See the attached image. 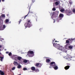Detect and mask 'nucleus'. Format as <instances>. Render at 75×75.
Returning a JSON list of instances; mask_svg holds the SVG:
<instances>
[{
	"instance_id": "obj_1",
	"label": "nucleus",
	"mask_w": 75,
	"mask_h": 75,
	"mask_svg": "<svg viewBox=\"0 0 75 75\" xmlns=\"http://www.w3.org/2000/svg\"><path fill=\"white\" fill-rule=\"evenodd\" d=\"M53 46L56 48H57L58 50H61V51H62L64 52H67V49L68 48V47H69L68 45H66L64 46L66 48L65 49L64 47H63L62 46H61L59 44L57 45V44L55 43H53Z\"/></svg>"
},
{
	"instance_id": "obj_2",
	"label": "nucleus",
	"mask_w": 75,
	"mask_h": 75,
	"mask_svg": "<svg viewBox=\"0 0 75 75\" xmlns=\"http://www.w3.org/2000/svg\"><path fill=\"white\" fill-rule=\"evenodd\" d=\"M11 58L12 59H15L16 61L19 60V61L18 62H19V63H21L22 65L24 64V63L22 61H23V59H22V57H21L18 56L16 55H13L12 56Z\"/></svg>"
},
{
	"instance_id": "obj_3",
	"label": "nucleus",
	"mask_w": 75,
	"mask_h": 75,
	"mask_svg": "<svg viewBox=\"0 0 75 75\" xmlns=\"http://www.w3.org/2000/svg\"><path fill=\"white\" fill-rule=\"evenodd\" d=\"M25 26L26 28L27 27L30 28V27L32 26V24H31V22H30V20H28L27 23L25 24Z\"/></svg>"
},
{
	"instance_id": "obj_4",
	"label": "nucleus",
	"mask_w": 75,
	"mask_h": 75,
	"mask_svg": "<svg viewBox=\"0 0 75 75\" xmlns=\"http://www.w3.org/2000/svg\"><path fill=\"white\" fill-rule=\"evenodd\" d=\"M28 56L29 57H33L34 55V51H29L28 52Z\"/></svg>"
},
{
	"instance_id": "obj_5",
	"label": "nucleus",
	"mask_w": 75,
	"mask_h": 75,
	"mask_svg": "<svg viewBox=\"0 0 75 75\" xmlns=\"http://www.w3.org/2000/svg\"><path fill=\"white\" fill-rule=\"evenodd\" d=\"M5 15L4 14H2L1 16L0 17V24H1V25H3V21L2 20H1V17H5Z\"/></svg>"
},
{
	"instance_id": "obj_6",
	"label": "nucleus",
	"mask_w": 75,
	"mask_h": 75,
	"mask_svg": "<svg viewBox=\"0 0 75 75\" xmlns=\"http://www.w3.org/2000/svg\"><path fill=\"white\" fill-rule=\"evenodd\" d=\"M1 25V24H0V30H4L6 28V25Z\"/></svg>"
},
{
	"instance_id": "obj_7",
	"label": "nucleus",
	"mask_w": 75,
	"mask_h": 75,
	"mask_svg": "<svg viewBox=\"0 0 75 75\" xmlns=\"http://www.w3.org/2000/svg\"><path fill=\"white\" fill-rule=\"evenodd\" d=\"M55 65V62H52L50 63V66L49 67V68H52V67H53Z\"/></svg>"
},
{
	"instance_id": "obj_8",
	"label": "nucleus",
	"mask_w": 75,
	"mask_h": 75,
	"mask_svg": "<svg viewBox=\"0 0 75 75\" xmlns=\"http://www.w3.org/2000/svg\"><path fill=\"white\" fill-rule=\"evenodd\" d=\"M42 65H41V64L39 63H38L36 64V66L37 67H41Z\"/></svg>"
},
{
	"instance_id": "obj_9",
	"label": "nucleus",
	"mask_w": 75,
	"mask_h": 75,
	"mask_svg": "<svg viewBox=\"0 0 75 75\" xmlns=\"http://www.w3.org/2000/svg\"><path fill=\"white\" fill-rule=\"evenodd\" d=\"M22 62H23L24 64H23V65H25V63H27L28 61L25 59H22Z\"/></svg>"
},
{
	"instance_id": "obj_10",
	"label": "nucleus",
	"mask_w": 75,
	"mask_h": 75,
	"mask_svg": "<svg viewBox=\"0 0 75 75\" xmlns=\"http://www.w3.org/2000/svg\"><path fill=\"white\" fill-rule=\"evenodd\" d=\"M53 68L55 70H57V69H58V66H57V65H55L54 66H53Z\"/></svg>"
},
{
	"instance_id": "obj_11",
	"label": "nucleus",
	"mask_w": 75,
	"mask_h": 75,
	"mask_svg": "<svg viewBox=\"0 0 75 75\" xmlns=\"http://www.w3.org/2000/svg\"><path fill=\"white\" fill-rule=\"evenodd\" d=\"M75 40V39H69L66 40V43H69V40H71V41H73V40Z\"/></svg>"
},
{
	"instance_id": "obj_12",
	"label": "nucleus",
	"mask_w": 75,
	"mask_h": 75,
	"mask_svg": "<svg viewBox=\"0 0 75 75\" xmlns=\"http://www.w3.org/2000/svg\"><path fill=\"white\" fill-rule=\"evenodd\" d=\"M64 17V15L60 13L59 15V18H62Z\"/></svg>"
},
{
	"instance_id": "obj_13",
	"label": "nucleus",
	"mask_w": 75,
	"mask_h": 75,
	"mask_svg": "<svg viewBox=\"0 0 75 75\" xmlns=\"http://www.w3.org/2000/svg\"><path fill=\"white\" fill-rule=\"evenodd\" d=\"M67 15L68 16H70V15H71L72 14V12L71 11H69L67 13Z\"/></svg>"
},
{
	"instance_id": "obj_14",
	"label": "nucleus",
	"mask_w": 75,
	"mask_h": 75,
	"mask_svg": "<svg viewBox=\"0 0 75 75\" xmlns=\"http://www.w3.org/2000/svg\"><path fill=\"white\" fill-rule=\"evenodd\" d=\"M68 57H64L65 58H66V59H70V58H72V56L70 55H68Z\"/></svg>"
},
{
	"instance_id": "obj_15",
	"label": "nucleus",
	"mask_w": 75,
	"mask_h": 75,
	"mask_svg": "<svg viewBox=\"0 0 75 75\" xmlns=\"http://www.w3.org/2000/svg\"><path fill=\"white\" fill-rule=\"evenodd\" d=\"M13 64H14V65H16L17 66V65H18V63L17 62L14 61L13 63Z\"/></svg>"
},
{
	"instance_id": "obj_16",
	"label": "nucleus",
	"mask_w": 75,
	"mask_h": 75,
	"mask_svg": "<svg viewBox=\"0 0 75 75\" xmlns=\"http://www.w3.org/2000/svg\"><path fill=\"white\" fill-rule=\"evenodd\" d=\"M64 68L65 69H66V70H67V69H68L69 68V66H67L64 67Z\"/></svg>"
},
{
	"instance_id": "obj_17",
	"label": "nucleus",
	"mask_w": 75,
	"mask_h": 75,
	"mask_svg": "<svg viewBox=\"0 0 75 75\" xmlns=\"http://www.w3.org/2000/svg\"><path fill=\"white\" fill-rule=\"evenodd\" d=\"M0 74L1 75H4V72L3 71H0Z\"/></svg>"
},
{
	"instance_id": "obj_18",
	"label": "nucleus",
	"mask_w": 75,
	"mask_h": 75,
	"mask_svg": "<svg viewBox=\"0 0 75 75\" xmlns=\"http://www.w3.org/2000/svg\"><path fill=\"white\" fill-rule=\"evenodd\" d=\"M18 66H17V68H18V69H20V68H21V65L18 64Z\"/></svg>"
},
{
	"instance_id": "obj_19",
	"label": "nucleus",
	"mask_w": 75,
	"mask_h": 75,
	"mask_svg": "<svg viewBox=\"0 0 75 75\" xmlns=\"http://www.w3.org/2000/svg\"><path fill=\"white\" fill-rule=\"evenodd\" d=\"M59 10L61 12H64V8L61 9L59 8Z\"/></svg>"
},
{
	"instance_id": "obj_20",
	"label": "nucleus",
	"mask_w": 75,
	"mask_h": 75,
	"mask_svg": "<svg viewBox=\"0 0 75 75\" xmlns=\"http://www.w3.org/2000/svg\"><path fill=\"white\" fill-rule=\"evenodd\" d=\"M1 61H3V60L4 59L3 57H0Z\"/></svg>"
},
{
	"instance_id": "obj_21",
	"label": "nucleus",
	"mask_w": 75,
	"mask_h": 75,
	"mask_svg": "<svg viewBox=\"0 0 75 75\" xmlns=\"http://www.w3.org/2000/svg\"><path fill=\"white\" fill-rule=\"evenodd\" d=\"M31 69L32 71H35V67H31Z\"/></svg>"
},
{
	"instance_id": "obj_22",
	"label": "nucleus",
	"mask_w": 75,
	"mask_h": 75,
	"mask_svg": "<svg viewBox=\"0 0 75 75\" xmlns=\"http://www.w3.org/2000/svg\"><path fill=\"white\" fill-rule=\"evenodd\" d=\"M50 59H46V62H47V63H48V62H50Z\"/></svg>"
},
{
	"instance_id": "obj_23",
	"label": "nucleus",
	"mask_w": 75,
	"mask_h": 75,
	"mask_svg": "<svg viewBox=\"0 0 75 75\" xmlns=\"http://www.w3.org/2000/svg\"><path fill=\"white\" fill-rule=\"evenodd\" d=\"M72 47H73V46H69L68 47V48H69L70 49H72Z\"/></svg>"
},
{
	"instance_id": "obj_24",
	"label": "nucleus",
	"mask_w": 75,
	"mask_h": 75,
	"mask_svg": "<svg viewBox=\"0 0 75 75\" xmlns=\"http://www.w3.org/2000/svg\"><path fill=\"white\" fill-rule=\"evenodd\" d=\"M5 21H6V23H8V21H9L8 19H6L5 20Z\"/></svg>"
},
{
	"instance_id": "obj_25",
	"label": "nucleus",
	"mask_w": 75,
	"mask_h": 75,
	"mask_svg": "<svg viewBox=\"0 0 75 75\" xmlns=\"http://www.w3.org/2000/svg\"><path fill=\"white\" fill-rule=\"evenodd\" d=\"M56 5H58V4H59V3H58V2H56L55 3Z\"/></svg>"
},
{
	"instance_id": "obj_26",
	"label": "nucleus",
	"mask_w": 75,
	"mask_h": 75,
	"mask_svg": "<svg viewBox=\"0 0 75 75\" xmlns=\"http://www.w3.org/2000/svg\"><path fill=\"white\" fill-rule=\"evenodd\" d=\"M4 40V39L3 38H0V40L1 41H3V40Z\"/></svg>"
},
{
	"instance_id": "obj_27",
	"label": "nucleus",
	"mask_w": 75,
	"mask_h": 75,
	"mask_svg": "<svg viewBox=\"0 0 75 75\" xmlns=\"http://www.w3.org/2000/svg\"><path fill=\"white\" fill-rule=\"evenodd\" d=\"M39 71H40V70H39V69H37L36 70V72H38Z\"/></svg>"
},
{
	"instance_id": "obj_28",
	"label": "nucleus",
	"mask_w": 75,
	"mask_h": 75,
	"mask_svg": "<svg viewBox=\"0 0 75 75\" xmlns=\"http://www.w3.org/2000/svg\"><path fill=\"white\" fill-rule=\"evenodd\" d=\"M12 54L10 52L8 54V55H9V56H11V55Z\"/></svg>"
},
{
	"instance_id": "obj_29",
	"label": "nucleus",
	"mask_w": 75,
	"mask_h": 75,
	"mask_svg": "<svg viewBox=\"0 0 75 75\" xmlns=\"http://www.w3.org/2000/svg\"><path fill=\"white\" fill-rule=\"evenodd\" d=\"M52 10H53V11H55V10H56V9H55V8H52Z\"/></svg>"
},
{
	"instance_id": "obj_30",
	"label": "nucleus",
	"mask_w": 75,
	"mask_h": 75,
	"mask_svg": "<svg viewBox=\"0 0 75 75\" xmlns=\"http://www.w3.org/2000/svg\"><path fill=\"white\" fill-rule=\"evenodd\" d=\"M23 70L24 71H26V70H27V68H24L23 69Z\"/></svg>"
},
{
	"instance_id": "obj_31",
	"label": "nucleus",
	"mask_w": 75,
	"mask_h": 75,
	"mask_svg": "<svg viewBox=\"0 0 75 75\" xmlns=\"http://www.w3.org/2000/svg\"><path fill=\"white\" fill-rule=\"evenodd\" d=\"M15 69V67H14L12 68V70H14Z\"/></svg>"
},
{
	"instance_id": "obj_32",
	"label": "nucleus",
	"mask_w": 75,
	"mask_h": 75,
	"mask_svg": "<svg viewBox=\"0 0 75 75\" xmlns=\"http://www.w3.org/2000/svg\"><path fill=\"white\" fill-rule=\"evenodd\" d=\"M73 13H75V9H73Z\"/></svg>"
},
{
	"instance_id": "obj_33",
	"label": "nucleus",
	"mask_w": 75,
	"mask_h": 75,
	"mask_svg": "<svg viewBox=\"0 0 75 75\" xmlns=\"http://www.w3.org/2000/svg\"><path fill=\"white\" fill-rule=\"evenodd\" d=\"M73 57H75V54H74L73 55Z\"/></svg>"
},
{
	"instance_id": "obj_34",
	"label": "nucleus",
	"mask_w": 75,
	"mask_h": 75,
	"mask_svg": "<svg viewBox=\"0 0 75 75\" xmlns=\"http://www.w3.org/2000/svg\"><path fill=\"white\" fill-rule=\"evenodd\" d=\"M28 14L27 15L25 16V17H27L28 16Z\"/></svg>"
},
{
	"instance_id": "obj_35",
	"label": "nucleus",
	"mask_w": 75,
	"mask_h": 75,
	"mask_svg": "<svg viewBox=\"0 0 75 75\" xmlns=\"http://www.w3.org/2000/svg\"><path fill=\"white\" fill-rule=\"evenodd\" d=\"M21 20H20L19 21V23H20V22H21Z\"/></svg>"
},
{
	"instance_id": "obj_36",
	"label": "nucleus",
	"mask_w": 75,
	"mask_h": 75,
	"mask_svg": "<svg viewBox=\"0 0 75 75\" xmlns=\"http://www.w3.org/2000/svg\"><path fill=\"white\" fill-rule=\"evenodd\" d=\"M55 39H54V40H52V41H53L52 42H54V41H55Z\"/></svg>"
},
{
	"instance_id": "obj_37",
	"label": "nucleus",
	"mask_w": 75,
	"mask_h": 75,
	"mask_svg": "<svg viewBox=\"0 0 75 75\" xmlns=\"http://www.w3.org/2000/svg\"><path fill=\"white\" fill-rule=\"evenodd\" d=\"M32 1L33 2H34V1H35L34 0H32Z\"/></svg>"
},
{
	"instance_id": "obj_38",
	"label": "nucleus",
	"mask_w": 75,
	"mask_h": 75,
	"mask_svg": "<svg viewBox=\"0 0 75 75\" xmlns=\"http://www.w3.org/2000/svg\"><path fill=\"white\" fill-rule=\"evenodd\" d=\"M70 3L71 4H72V2H70Z\"/></svg>"
},
{
	"instance_id": "obj_39",
	"label": "nucleus",
	"mask_w": 75,
	"mask_h": 75,
	"mask_svg": "<svg viewBox=\"0 0 75 75\" xmlns=\"http://www.w3.org/2000/svg\"><path fill=\"white\" fill-rule=\"evenodd\" d=\"M2 47V45H0V48H1Z\"/></svg>"
},
{
	"instance_id": "obj_40",
	"label": "nucleus",
	"mask_w": 75,
	"mask_h": 75,
	"mask_svg": "<svg viewBox=\"0 0 75 75\" xmlns=\"http://www.w3.org/2000/svg\"><path fill=\"white\" fill-rule=\"evenodd\" d=\"M8 52H6V54H8Z\"/></svg>"
},
{
	"instance_id": "obj_41",
	"label": "nucleus",
	"mask_w": 75,
	"mask_h": 75,
	"mask_svg": "<svg viewBox=\"0 0 75 75\" xmlns=\"http://www.w3.org/2000/svg\"><path fill=\"white\" fill-rule=\"evenodd\" d=\"M3 2H4V0H2Z\"/></svg>"
},
{
	"instance_id": "obj_42",
	"label": "nucleus",
	"mask_w": 75,
	"mask_h": 75,
	"mask_svg": "<svg viewBox=\"0 0 75 75\" xmlns=\"http://www.w3.org/2000/svg\"><path fill=\"white\" fill-rule=\"evenodd\" d=\"M55 42H57V41H55Z\"/></svg>"
},
{
	"instance_id": "obj_43",
	"label": "nucleus",
	"mask_w": 75,
	"mask_h": 75,
	"mask_svg": "<svg viewBox=\"0 0 75 75\" xmlns=\"http://www.w3.org/2000/svg\"><path fill=\"white\" fill-rule=\"evenodd\" d=\"M57 22H59V21H58V20H57Z\"/></svg>"
},
{
	"instance_id": "obj_44",
	"label": "nucleus",
	"mask_w": 75,
	"mask_h": 75,
	"mask_svg": "<svg viewBox=\"0 0 75 75\" xmlns=\"http://www.w3.org/2000/svg\"><path fill=\"white\" fill-rule=\"evenodd\" d=\"M1 0H0V2H1Z\"/></svg>"
},
{
	"instance_id": "obj_45",
	"label": "nucleus",
	"mask_w": 75,
	"mask_h": 75,
	"mask_svg": "<svg viewBox=\"0 0 75 75\" xmlns=\"http://www.w3.org/2000/svg\"><path fill=\"white\" fill-rule=\"evenodd\" d=\"M58 13H59V12L58 11H57Z\"/></svg>"
},
{
	"instance_id": "obj_46",
	"label": "nucleus",
	"mask_w": 75,
	"mask_h": 75,
	"mask_svg": "<svg viewBox=\"0 0 75 75\" xmlns=\"http://www.w3.org/2000/svg\"><path fill=\"white\" fill-rule=\"evenodd\" d=\"M56 17L57 18L58 17H57V16H56Z\"/></svg>"
},
{
	"instance_id": "obj_47",
	"label": "nucleus",
	"mask_w": 75,
	"mask_h": 75,
	"mask_svg": "<svg viewBox=\"0 0 75 75\" xmlns=\"http://www.w3.org/2000/svg\"><path fill=\"white\" fill-rule=\"evenodd\" d=\"M54 23H55V21H54Z\"/></svg>"
},
{
	"instance_id": "obj_48",
	"label": "nucleus",
	"mask_w": 75,
	"mask_h": 75,
	"mask_svg": "<svg viewBox=\"0 0 75 75\" xmlns=\"http://www.w3.org/2000/svg\"><path fill=\"white\" fill-rule=\"evenodd\" d=\"M53 6H54V5H53Z\"/></svg>"
},
{
	"instance_id": "obj_49",
	"label": "nucleus",
	"mask_w": 75,
	"mask_h": 75,
	"mask_svg": "<svg viewBox=\"0 0 75 75\" xmlns=\"http://www.w3.org/2000/svg\"><path fill=\"white\" fill-rule=\"evenodd\" d=\"M51 14H52V13H51Z\"/></svg>"
},
{
	"instance_id": "obj_50",
	"label": "nucleus",
	"mask_w": 75,
	"mask_h": 75,
	"mask_svg": "<svg viewBox=\"0 0 75 75\" xmlns=\"http://www.w3.org/2000/svg\"><path fill=\"white\" fill-rule=\"evenodd\" d=\"M32 13H33V12H32Z\"/></svg>"
},
{
	"instance_id": "obj_51",
	"label": "nucleus",
	"mask_w": 75,
	"mask_h": 75,
	"mask_svg": "<svg viewBox=\"0 0 75 75\" xmlns=\"http://www.w3.org/2000/svg\"><path fill=\"white\" fill-rule=\"evenodd\" d=\"M41 29H40V30H41Z\"/></svg>"
},
{
	"instance_id": "obj_52",
	"label": "nucleus",
	"mask_w": 75,
	"mask_h": 75,
	"mask_svg": "<svg viewBox=\"0 0 75 75\" xmlns=\"http://www.w3.org/2000/svg\"><path fill=\"white\" fill-rule=\"evenodd\" d=\"M54 18H55V17H54Z\"/></svg>"
}]
</instances>
